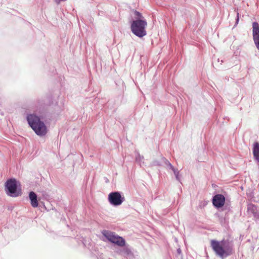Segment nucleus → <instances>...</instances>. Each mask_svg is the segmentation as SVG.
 Masks as SVG:
<instances>
[{
  "label": "nucleus",
  "mask_w": 259,
  "mask_h": 259,
  "mask_svg": "<svg viewBox=\"0 0 259 259\" xmlns=\"http://www.w3.org/2000/svg\"><path fill=\"white\" fill-rule=\"evenodd\" d=\"M27 119L31 127L37 135L42 136L47 134L46 126L38 116L30 114L27 116Z\"/></svg>",
  "instance_id": "nucleus-1"
},
{
  "label": "nucleus",
  "mask_w": 259,
  "mask_h": 259,
  "mask_svg": "<svg viewBox=\"0 0 259 259\" xmlns=\"http://www.w3.org/2000/svg\"><path fill=\"white\" fill-rule=\"evenodd\" d=\"M147 25L146 21L143 20H137L134 21L131 24V30L136 36L142 37L146 35L145 28Z\"/></svg>",
  "instance_id": "nucleus-2"
},
{
  "label": "nucleus",
  "mask_w": 259,
  "mask_h": 259,
  "mask_svg": "<svg viewBox=\"0 0 259 259\" xmlns=\"http://www.w3.org/2000/svg\"><path fill=\"white\" fill-rule=\"evenodd\" d=\"M211 246L216 254L221 257L227 256L231 253V251L229 249H225L224 248V241L219 242L212 240L210 242Z\"/></svg>",
  "instance_id": "nucleus-3"
},
{
  "label": "nucleus",
  "mask_w": 259,
  "mask_h": 259,
  "mask_svg": "<svg viewBox=\"0 0 259 259\" xmlns=\"http://www.w3.org/2000/svg\"><path fill=\"white\" fill-rule=\"evenodd\" d=\"M102 234L111 242L121 247L125 245V242L124 239L122 237L115 235L114 233L109 231L104 230L102 232Z\"/></svg>",
  "instance_id": "nucleus-4"
},
{
  "label": "nucleus",
  "mask_w": 259,
  "mask_h": 259,
  "mask_svg": "<svg viewBox=\"0 0 259 259\" xmlns=\"http://www.w3.org/2000/svg\"><path fill=\"white\" fill-rule=\"evenodd\" d=\"M6 188L11 196L17 197L21 194V191L17 190L16 181L15 179H10L6 182Z\"/></svg>",
  "instance_id": "nucleus-5"
},
{
  "label": "nucleus",
  "mask_w": 259,
  "mask_h": 259,
  "mask_svg": "<svg viewBox=\"0 0 259 259\" xmlns=\"http://www.w3.org/2000/svg\"><path fill=\"white\" fill-rule=\"evenodd\" d=\"M124 198L122 197L120 193L115 192L110 193L108 195V200L109 202L113 205H119L123 201Z\"/></svg>",
  "instance_id": "nucleus-6"
},
{
  "label": "nucleus",
  "mask_w": 259,
  "mask_h": 259,
  "mask_svg": "<svg viewBox=\"0 0 259 259\" xmlns=\"http://www.w3.org/2000/svg\"><path fill=\"white\" fill-rule=\"evenodd\" d=\"M225 203V197L222 194H217L213 197L212 204L217 208L223 207Z\"/></svg>",
  "instance_id": "nucleus-7"
},
{
  "label": "nucleus",
  "mask_w": 259,
  "mask_h": 259,
  "mask_svg": "<svg viewBox=\"0 0 259 259\" xmlns=\"http://www.w3.org/2000/svg\"><path fill=\"white\" fill-rule=\"evenodd\" d=\"M29 198L31 200V204L32 207H36L38 206V203L37 200V196L33 192H31L29 193Z\"/></svg>",
  "instance_id": "nucleus-8"
},
{
  "label": "nucleus",
  "mask_w": 259,
  "mask_h": 259,
  "mask_svg": "<svg viewBox=\"0 0 259 259\" xmlns=\"http://www.w3.org/2000/svg\"><path fill=\"white\" fill-rule=\"evenodd\" d=\"M253 154L255 159L259 162V144L257 142L253 144Z\"/></svg>",
  "instance_id": "nucleus-9"
},
{
  "label": "nucleus",
  "mask_w": 259,
  "mask_h": 259,
  "mask_svg": "<svg viewBox=\"0 0 259 259\" xmlns=\"http://www.w3.org/2000/svg\"><path fill=\"white\" fill-rule=\"evenodd\" d=\"M252 36L253 37L259 36V25L256 22L252 23Z\"/></svg>",
  "instance_id": "nucleus-10"
},
{
  "label": "nucleus",
  "mask_w": 259,
  "mask_h": 259,
  "mask_svg": "<svg viewBox=\"0 0 259 259\" xmlns=\"http://www.w3.org/2000/svg\"><path fill=\"white\" fill-rule=\"evenodd\" d=\"M256 47L259 50V36L253 37Z\"/></svg>",
  "instance_id": "nucleus-11"
},
{
  "label": "nucleus",
  "mask_w": 259,
  "mask_h": 259,
  "mask_svg": "<svg viewBox=\"0 0 259 259\" xmlns=\"http://www.w3.org/2000/svg\"><path fill=\"white\" fill-rule=\"evenodd\" d=\"M171 167H172V170H173V171H174V173H175V174L176 175V177L177 179H178V173H179V172L177 171V170H176L174 169V168L172 167V166H171Z\"/></svg>",
  "instance_id": "nucleus-12"
},
{
  "label": "nucleus",
  "mask_w": 259,
  "mask_h": 259,
  "mask_svg": "<svg viewBox=\"0 0 259 259\" xmlns=\"http://www.w3.org/2000/svg\"><path fill=\"white\" fill-rule=\"evenodd\" d=\"M135 14H136L137 16H138L139 17H140V18L142 17L141 14L140 13H139V12L136 11V12H135Z\"/></svg>",
  "instance_id": "nucleus-13"
},
{
  "label": "nucleus",
  "mask_w": 259,
  "mask_h": 259,
  "mask_svg": "<svg viewBox=\"0 0 259 259\" xmlns=\"http://www.w3.org/2000/svg\"><path fill=\"white\" fill-rule=\"evenodd\" d=\"M239 14L238 13L237 14V23L238 22V20H239Z\"/></svg>",
  "instance_id": "nucleus-14"
}]
</instances>
